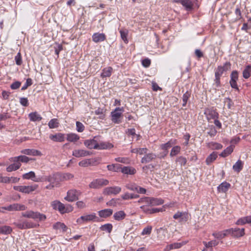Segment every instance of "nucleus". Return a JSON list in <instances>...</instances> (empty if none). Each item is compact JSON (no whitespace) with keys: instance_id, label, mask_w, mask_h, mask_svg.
Listing matches in <instances>:
<instances>
[{"instance_id":"9b49d317","label":"nucleus","mask_w":251,"mask_h":251,"mask_svg":"<svg viewBox=\"0 0 251 251\" xmlns=\"http://www.w3.org/2000/svg\"><path fill=\"white\" fill-rule=\"evenodd\" d=\"M189 216L187 212L178 211L173 215V218L178 220L179 223H185L188 220Z\"/></svg>"},{"instance_id":"4d7b16f0","label":"nucleus","mask_w":251,"mask_h":251,"mask_svg":"<svg viewBox=\"0 0 251 251\" xmlns=\"http://www.w3.org/2000/svg\"><path fill=\"white\" fill-rule=\"evenodd\" d=\"M115 160L125 164H129L130 162L129 158L127 157H117L115 159Z\"/></svg>"},{"instance_id":"69168bd1","label":"nucleus","mask_w":251,"mask_h":251,"mask_svg":"<svg viewBox=\"0 0 251 251\" xmlns=\"http://www.w3.org/2000/svg\"><path fill=\"white\" fill-rule=\"evenodd\" d=\"M238 79V73L237 71H233L230 75V80L237 81Z\"/></svg>"},{"instance_id":"5701e85b","label":"nucleus","mask_w":251,"mask_h":251,"mask_svg":"<svg viewBox=\"0 0 251 251\" xmlns=\"http://www.w3.org/2000/svg\"><path fill=\"white\" fill-rule=\"evenodd\" d=\"M186 242H182L181 243H174L173 244H171L170 245H167L165 249V251H170L173 249H177L180 248L182 246L185 245Z\"/></svg>"},{"instance_id":"1a4fd4ad","label":"nucleus","mask_w":251,"mask_h":251,"mask_svg":"<svg viewBox=\"0 0 251 251\" xmlns=\"http://www.w3.org/2000/svg\"><path fill=\"white\" fill-rule=\"evenodd\" d=\"M14 225L21 229L32 228L35 227L34 224L26 220L14 222Z\"/></svg>"},{"instance_id":"0e129e2a","label":"nucleus","mask_w":251,"mask_h":251,"mask_svg":"<svg viewBox=\"0 0 251 251\" xmlns=\"http://www.w3.org/2000/svg\"><path fill=\"white\" fill-rule=\"evenodd\" d=\"M20 103L22 106L25 107L27 106L29 104L28 99L24 97L20 98Z\"/></svg>"},{"instance_id":"6e6552de","label":"nucleus","mask_w":251,"mask_h":251,"mask_svg":"<svg viewBox=\"0 0 251 251\" xmlns=\"http://www.w3.org/2000/svg\"><path fill=\"white\" fill-rule=\"evenodd\" d=\"M38 187V185L34 184L30 186H15L13 188L15 190L18 191L20 192L29 194L34 191H35Z\"/></svg>"},{"instance_id":"680f3d73","label":"nucleus","mask_w":251,"mask_h":251,"mask_svg":"<svg viewBox=\"0 0 251 251\" xmlns=\"http://www.w3.org/2000/svg\"><path fill=\"white\" fill-rule=\"evenodd\" d=\"M76 130L79 132L83 131L84 129V125L78 121L76 122Z\"/></svg>"},{"instance_id":"58836bf2","label":"nucleus","mask_w":251,"mask_h":251,"mask_svg":"<svg viewBox=\"0 0 251 251\" xmlns=\"http://www.w3.org/2000/svg\"><path fill=\"white\" fill-rule=\"evenodd\" d=\"M112 70L113 69L111 67L104 68L101 74V77L102 78L109 77L111 75Z\"/></svg>"},{"instance_id":"2eb2a0df","label":"nucleus","mask_w":251,"mask_h":251,"mask_svg":"<svg viewBox=\"0 0 251 251\" xmlns=\"http://www.w3.org/2000/svg\"><path fill=\"white\" fill-rule=\"evenodd\" d=\"M91 154V153L88 151L79 149V150H75L73 151L72 155L75 157L79 158L81 157H85L87 156H89Z\"/></svg>"},{"instance_id":"a878e982","label":"nucleus","mask_w":251,"mask_h":251,"mask_svg":"<svg viewBox=\"0 0 251 251\" xmlns=\"http://www.w3.org/2000/svg\"><path fill=\"white\" fill-rule=\"evenodd\" d=\"M97 150L110 149L113 147V145L111 143L106 142H97Z\"/></svg>"},{"instance_id":"49530a36","label":"nucleus","mask_w":251,"mask_h":251,"mask_svg":"<svg viewBox=\"0 0 251 251\" xmlns=\"http://www.w3.org/2000/svg\"><path fill=\"white\" fill-rule=\"evenodd\" d=\"M59 123L58 122V121L56 118H54L50 120L48 123V126L50 127V128H57L59 126Z\"/></svg>"},{"instance_id":"37998d69","label":"nucleus","mask_w":251,"mask_h":251,"mask_svg":"<svg viewBox=\"0 0 251 251\" xmlns=\"http://www.w3.org/2000/svg\"><path fill=\"white\" fill-rule=\"evenodd\" d=\"M251 65H248L246 66L243 71V76L244 78L247 79L251 76Z\"/></svg>"},{"instance_id":"4468645a","label":"nucleus","mask_w":251,"mask_h":251,"mask_svg":"<svg viewBox=\"0 0 251 251\" xmlns=\"http://www.w3.org/2000/svg\"><path fill=\"white\" fill-rule=\"evenodd\" d=\"M228 230H230L229 232V234H231L232 236L239 238L240 237H242L245 234V229L242 228L240 229L239 228H229Z\"/></svg>"},{"instance_id":"bb28decb","label":"nucleus","mask_w":251,"mask_h":251,"mask_svg":"<svg viewBox=\"0 0 251 251\" xmlns=\"http://www.w3.org/2000/svg\"><path fill=\"white\" fill-rule=\"evenodd\" d=\"M176 144V140H170L167 143L162 144L160 145V148L161 150L165 151H168V150L170 148L172 147L173 145Z\"/></svg>"},{"instance_id":"864d4df0","label":"nucleus","mask_w":251,"mask_h":251,"mask_svg":"<svg viewBox=\"0 0 251 251\" xmlns=\"http://www.w3.org/2000/svg\"><path fill=\"white\" fill-rule=\"evenodd\" d=\"M176 161L178 162L181 166H184L186 164L187 159L185 157L180 156L176 158Z\"/></svg>"},{"instance_id":"2f4dec72","label":"nucleus","mask_w":251,"mask_h":251,"mask_svg":"<svg viewBox=\"0 0 251 251\" xmlns=\"http://www.w3.org/2000/svg\"><path fill=\"white\" fill-rule=\"evenodd\" d=\"M164 203V201L161 199L150 198V206H155L162 204Z\"/></svg>"},{"instance_id":"473e14b6","label":"nucleus","mask_w":251,"mask_h":251,"mask_svg":"<svg viewBox=\"0 0 251 251\" xmlns=\"http://www.w3.org/2000/svg\"><path fill=\"white\" fill-rule=\"evenodd\" d=\"M126 214L123 211H119L115 212L113 215L114 219L118 221H121L124 219L126 217Z\"/></svg>"},{"instance_id":"39448f33","label":"nucleus","mask_w":251,"mask_h":251,"mask_svg":"<svg viewBox=\"0 0 251 251\" xmlns=\"http://www.w3.org/2000/svg\"><path fill=\"white\" fill-rule=\"evenodd\" d=\"M81 194V192L79 190L71 189L67 192V196L64 199L69 202H73L78 200Z\"/></svg>"},{"instance_id":"dca6fc26","label":"nucleus","mask_w":251,"mask_h":251,"mask_svg":"<svg viewBox=\"0 0 251 251\" xmlns=\"http://www.w3.org/2000/svg\"><path fill=\"white\" fill-rule=\"evenodd\" d=\"M176 1L181 3L188 11H191L193 9V3L191 0H177Z\"/></svg>"},{"instance_id":"cd10ccee","label":"nucleus","mask_w":251,"mask_h":251,"mask_svg":"<svg viewBox=\"0 0 251 251\" xmlns=\"http://www.w3.org/2000/svg\"><path fill=\"white\" fill-rule=\"evenodd\" d=\"M230 231L228 229H226L222 231H219L218 232H214L212 233V235L216 238L221 239L224 238L225 237L229 234V232Z\"/></svg>"},{"instance_id":"a211bd4d","label":"nucleus","mask_w":251,"mask_h":251,"mask_svg":"<svg viewBox=\"0 0 251 251\" xmlns=\"http://www.w3.org/2000/svg\"><path fill=\"white\" fill-rule=\"evenodd\" d=\"M92 40L95 43H98L104 41L106 39L105 35L99 32L95 33L92 36Z\"/></svg>"},{"instance_id":"f03ea898","label":"nucleus","mask_w":251,"mask_h":251,"mask_svg":"<svg viewBox=\"0 0 251 251\" xmlns=\"http://www.w3.org/2000/svg\"><path fill=\"white\" fill-rule=\"evenodd\" d=\"M23 217L27 218H31L34 220H39V221H44L46 220V216L40 212L33 211L32 210L27 211L22 213Z\"/></svg>"},{"instance_id":"5fc2aeb1","label":"nucleus","mask_w":251,"mask_h":251,"mask_svg":"<svg viewBox=\"0 0 251 251\" xmlns=\"http://www.w3.org/2000/svg\"><path fill=\"white\" fill-rule=\"evenodd\" d=\"M95 114L99 116L101 119H103L105 117L104 110L102 108H99L95 111Z\"/></svg>"},{"instance_id":"e433bc0d","label":"nucleus","mask_w":251,"mask_h":251,"mask_svg":"<svg viewBox=\"0 0 251 251\" xmlns=\"http://www.w3.org/2000/svg\"><path fill=\"white\" fill-rule=\"evenodd\" d=\"M207 147L211 150H220L223 148L222 145L220 143L211 142L207 144Z\"/></svg>"},{"instance_id":"ea45409f","label":"nucleus","mask_w":251,"mask_h":251,"mask_svg":"<svg viewBox=\"0 0 251 251\" xmlns=\"http://www.w3.org/2000/svg\"><path fill=\"white\" fill-rule=\"evenodd\" d=\"M79 139V136L75 133H69L67 135V140L70 142H76Z\"/></svg>"},{"instance_id":"774afa93","label":"nucleus","mask_w":251,"mask_h":251,"mask_svg":"<svg viewBox=\"0 0 251 251\" xmlns=\"http://www.w3.org/2000/svg\"><path fill=\"white\" fill-rule=\"evenodd\" d=\"M21 85V83L20 81H17L12 83L10 85V88L12 90H15L19 88Z\"/></svg>"},{"instance_id":"a18cd8bd","label":"nucleus","mask_w":251,"mask_h":251,"mask_svg":"<svg viewBox=\"0 0 251 251\" xmlns=\"http://www.w3.org/2000/svg\"><path fill=\"white\" fill-rule=\"evenodd\" d=\"M107 168L109 171L118 172L121 169L120 165L118 164H113L107 166Z\"/></svg>"},{"instance_id":"f8f14e48","label":"nucleus","mask_w":251,"mask_h":251,"mask_svg":"<svg viewBox=\"0 0 251 251\" xmlns=\"http://www.w3.org/2000/svg\"><path fill=\"white\" fill-rule=\"evenodd\" d=\"M22 177L25 179H31L36 182L44 181V177L43 176L36 177L35 174L33 171L23 174Z\"/></svg>"},{"instance_id":"7ed1b4c3","label":"nucleus","mask_w":251,"mask_h":251,"mask_svg":"<svg viewBox=\"0 0 251 251\" xmlns=\"http://www.w3.org/2000/svg\"><path fill=\"white\" fill-rule=\"evenodd\" d=\"M124 111V107H116L110 114L111 121L114 124H120L121 123V118L122 113Z\"/></svg>"},{"instance_id":"7c9ffc66","label":"nucleus","mask_w":251,"mask_h":251,"mask_svg":"<svg viewBox=\"0 0 251 251\" xmlns=\"http://www.w3.org/2000/svg\"><path fill=\"white\" fill-rule=\"evenodd\" d=\"M12 228L8 226H0V234L3 235L10 234L12 232Z\"/></svg>"},{"instance_id":"052dcab7","label":"nucleus","mask_w":251,"mask_h":251,"mask_svg":"<svg viewBox=\"0 0 251 251\" xmlns=\"http://www.w3.org/2000/svg\"><path fill=\"white\" fill-rule=\"evenodd\" d=\"M90 166H96L100 163L99 158H92L89 159Z\"/></svg>"},{"instance_id":"72a5a7b5","label":"nucleus","mask_w":251,"mask_h":251,"mask_svg":"<svg viewBox=\"0 0 251 251\" xmlns=\"http://www.w3.org/2000/svg\"><path fill=\"white\" fill-rule=\"evenodd\" d=\"M121 172L125 174L134 175L136 171L135 168L131 167H124L121 168Z\"/></svg>"},{"instance_id":"bf43d9fd","label":"nucleus","mask_w":251,"mask_h":251,"mask_svg":"<svg viewBox=\"0 0 251 251\" xmlns=\"http://www.w3.org/2000/svg\"><path fill=\"white\" fill-rule=\"evenodd\" d=\"M224 72L225 71L223 68H222V66H219L215 70V75L221 76Z\"/></svg>"},{"instance_id":"aec40b11","label":"nucleus","mask_w":251,"mask_h":251,"mask_svg":"<svg viewBox=\"0 0 251 251\" xmlns=\"http://www.w3.org/2000/svg\"><path fill=\"white\" fill-rule=\"evenodd\" d=\"M49 138L54 142H62L65 140V135L62 133H57L55 134H50Z\"/></svg>"},{"instance_id":"b1692460","label":"nucleus","mask_w":251,"mask_h":251,"mask_svg":"<svg viewBox=\"0 0 251 251\" xmlns=\"http://www.w3.org/2000/svg\"><path fill=\"white\" fill-rule=\"evenodd\" d=\"M11 162H13L12 164L8 165L6 169V171L7 172H12L13 171H15L18 170L21 166L22 164L21 163L15 161H10Z\"/></svg>"},{"instance_id":"423d86ee","label":"nucleus","mask_w":251,"mask_h":251,"mask_svg":"<svg viewBox=\"0 0 251 251\" xmlns=\"http://www.w3.org/2000/svg\"><path fill=\"white\" fill-rule=\"evenodd\" d=\"M109 181L103 178H98L93 180L89 185V187L92 189H99L104 186L107 185Z\"/></svg>"},{"instance_id":"20e7f679","label":"nucleus","mask_w":251,"mask_h":251,"mask_svg":"<svg viewBox=\"0 0 251 251\" xmlns=\"http://www.w3.org/2000/svg\"><path fill=\"white\" fill-rule=\"evenodd\" d=\"M98 219L95 213H92L81 216L76 220V222L78 225H81L89 222L98 221Z\"/></svg>"},{"instance_id":"393cba45","label":"nucleus","mask_w":251,"mask_h":251,"mask_svg":"<svg viewBox=\"0 0 251 251\" xmlns=\"http://www.w3.org/2000/svg\"><path fill=\"white\" fill-rule=\"evenodd\" d=\"M230 184L225 181L221 183L217 187L218 191L220 193H226L230 187Z\"/></svg>"},{"instance_id":"09e8293b","label":"nucleus","mask_w":251,"mask_h":251,"mask_svg":"<svg viewBox=\"0 0 251 251\" xmlns=\"http://www.w3.org/2000/svg\"><path fill=\"white\" fill-rule=\"evenodd\" d=\"M128 31L127 29H121L120 30L121 37L125 43H128L127 36Z\"/></svg>"},{"instance_id":"6e6d98bb","label":"nucleus","mask_w":251,"mask_h":251,"mask_svg":"<svg viewBox=\"0 0 251 251\" xmlns=\"http://www.w3.org/2000/svg\"><path fill=\"white\" fill-rule=\"evenodd\" d=\"M152 229V227L151 226H146L143 229V230L141 232V235H150Z\"/></svg>"},{"instance_id":"9d476101","label":"nucleus","mask_w":251,"mask_h":251,"mask_svg":"<svg viewBox=\"0 0 251 251\" xmlns=\"http://www.w3.org/2000/svg\"><path fill=\"white\" fill-rule=\"evenodd\" d=\"M204 114L208 121L219 118V113L217 112L216 109H214L213 107L206 108L204 110Z\"/></svg>"},{"instance_id":"13d9d810","label":"nucleus","mask_w":251,"mask_h":251,"mask_svg":"<svg viewBox=\"0 0 251 251\" xmlns=\"http://www.w3.org/2000/svg\"><path fill=\"white\" fill-rule=\"evenodd\" d=\"M32 79L31 78H27L26 80V82L24 84V85L22 86V88H21V90L22 91L23 90H25V89H27V88L28 87V86H30L32 85Z\"/></svg>"},{"instance_id":"c85d7f7f","label":"nucleus","mask_w":251,"mask_h":251,"mask_svg":"<svg viewBox=\"0 0 251 251\" xmlns=\"http://www.w3.org/2000/svg\"><path fill=\"white\" fill-rule=\"evenodd\" d=\"M28 117L30 121L39 122L40 121L42 118L40 114L37 112H31L28 114Z\"/></svg>"},{"instance_id":"338daca9","label":"nucleus","mask_w":251,"mask_h":251,"mask_svg":"<svg viewBox=\"0 0 251 251\" xmlns=\"http://www.w3.org/2000/svg\"><path fill=\"white\" fill-rule=\"evenodd\" d=\"M16 63L18 65H21L22 63V60L21 53L18 52L15 57Z\"/></svg>"},{"instance_id":"c03bdc74","label":"nucleus","mask_w":251,"mask_h":251,"mask_svg":"<svg viewBox=\"0 0 251 251\" xmlns=\"http://www.w3.org/2000/svg\"><path fill=\"white\" fill-rule=\"evenodd\" d=\"M168 231L166 228L160 227L157 229V233L158 234V236L161 239H164Z\"/></svg>"},{"instance_id":"c9c22d12","label":"nucleus","mask_w":251,"mask_h":251,"mask_svg":"<svg viewBox=\"0 0 251 251\" xmlns=\"http://www.w3.org/2000/svg\"><path fill=\"white\" fill-rule=\"evenodd\" d=\"M217 158V153L213 151L206 158L205 162L207 165H210Z\"/></svg>"},{"instance_id":"c756f323","label":"nucleus","mask_w":251,"mask_h":251,"mask_svg":"<svg viewBox=\"0 0 251 251\" xmlns=\"http://www.w3.org/2000/svg\"><path fill=\"white\" fill-rule=\"evenodd\" d=\"M99 215L102 218H107L110 216L113 213V210L111 209H105L99 211Z\"/></svg>"},{"instance_id":"4c0bfd02","label":"nucleus","mask_w":251,"mask_h":251,"mask_svg":"<svg viewBox=\"0 0 251 251\" xmlns=\"http://www.w3.org/2000/svg\"><path fill=\"white\" fill-rule=\"evenodd\" d=\"M181 151V147L179 146H174L171 150L170 153L171 157H174L178 154Z\"/></svg>"},{"instance_id":"603ef678","label":"nucleus","mask_w":251,"mask_h":251,"mask_svg":"<svg viewBox=\"0 0 251 251\" xmlns=\"http://www.w3.org/2000/svg\"><path fill=\"white\" fill-rule=\"evenodd\" d=\"M190 96H191V93L188 91H187L183 94V95L182 96V101H183L182 106H186L187 101H188V99L190 98Z\"/></svg>"},{"instance_id":"e2e57ef3","label":"nucleus","mask_w":251,"mask_h":251,"mask_svg":"<svg viewBox=\"0 0 251 251\" xmlns=\"http://www.w3.org/2000/svg\"><path fill=\"white\" fill-rule=\"evenodd\" d=\"M89 159H84L81 161H80L78 163L79 166L83 167H87L90 166V162H89Z\"/></svg>"},{"instance_id":"ddd939ff","label":"nucleus","mask_w":251,"mask_h":251,"mask_svg":"<svg viewBox=\"0 0 251 251\" xmlns=\"http://www.w3.org/2000/svg\"><path fill=\"white\" fill-rule=\"evenodd\" d=\"M121 191V188L119 186L107 187L104 189L103 194L106 195H117Z\"/></svg>"},{"instance_id":"0eeeda50","label":"nucleus","mask_w":251,"mask_h":251,"mask_svg":"<svg viewBox=\"0 0 251 251\" xmlns=\"http://www.w3.org/2000/svg\"><path fill=\"white\" fill-rule=\"evenodd\" d=\"M44 177V181H47L50 183H51L56 185V187H58L60 181V173H57L50 175L48 176H43Z\"/></svg>"},{"instance_id":"f3484780","label":"nucleus","mask_w":251,"mask_h":251,"mask_svg":"<svg viewBox=\"0 0 251 251\" xmlns=\"http://www.w3.org/2000/svg\"><path fill=\"white\" fill-rule=\"evenodd\" d=\"M9 160L10 161L18 162L21 163V162L27 163L29 160H32V159L29 158L25 155H20L18 156L11 157Z\"/></svg>"},{"instance_id":"f704fd0d","label":"nucleus","mask_w":251,"mask_h":251,"mask_svg":"<svg viewBox=\"0 0 251 251\" xmlns=\"http://www.w3.org/2000/svg\"><path fill=\"white\" fill-rule=\"evenodd\" d=\"M234 146L230 145L224 150L220 154L223 157H225L231 154L233 151Z\"/></svg>"},{"instance_id":"6ab92c4d","label":"nucleus","mask_w":251,"mask_h":251,"mask_svg":"<svg viewBox=\"0 0 251 251\" xmlns=\"http://www.w3.org/2000/svg\"><path fill=\"white\" fill-rule=\"evenodd\" d=\"M156 158V155L153 153H146L141 160L142 163H148L152 160H154Z\"/></svg>"},{"instance_id":"4be33fe9","label":"nucleus","mask_w":251,"mask_h":251,"mask_svg":"<svg viewBox=\"0 0 251 251\" xmlns=\"http://www.w3.org/2000/svg\"><path fill=\"white\" fill-rule=\"evenodd\" d=\"M96 137L92 140H87L84 142V145L89 149H96L97 148V141L95 140Z\"/></svg>"},{"instance_id":"de8ad7c7","label":"nucleus","mask_w":251,"mask_h":251,"mask_svg":"<svg viewBox=\"0 0 251 251\" xmlns=\"http://www.w3.org/2000/svg\"><path fill=\"white\" fill-rule=\"evenodd\" d=\"M54 229H62L63 231H66L67 229L66 226L62 223L57 222L53 226Z\"/></svg>"},{"instance_id":"412c9836","label":"nucleus","mask_w":251,"mask_h":251,"mask_svg":"<svg viewBox=\"0 0 251 251\" xmlns=\"http://www.w3.org/2000/svg\"><path fill=\"white\" fill-rule=\"evenodd\" d=\"M21 152L24 154L33 156H40L42 154L40 151L34 149H24L22 150Z\"/></svg>"},{"instance_id":"8fccbe9b","label":"nucleus","mask_w":251,"mask_h":251,"mask_svg":"<svg viewBox=\"0 0 251 251\" xmlns=\"http://www.w3.org/2000/svg\"><path fill=\"white\" fill-rule=\"evenodd\" d=\"M113 226L111 224H106L103 225H102L100 227V230L102 231H106L108 233H110L112 230Z\"/></svg>"},{"instance_id":"3c124183","label":"nucleus","mask_w":251,"mask_h":251,"mask_svg":"<svg viewBox=\"0 0 251 251\" xmlns=\"http://www.w3.org/2000/svg\"><path fill=\"white\" fill-rule=\"evenodd\" d=\"M203 244L205 246L206 248H211L213 247H215L217 246L219 244V242L216 240H212L208 242H206L205 241L203 242Z\"/></svg>"},{"instance_id":"a19ab883","label":"nucleus","mask_w":251,"mask_h":251,"mask_svg":"<svg viewBox=\"0 0 251 251\" xmlns=\"http://www.w3.org/2000/svg\"><path fill=\"white\" fill-rule=\"evenodd\" d=\"M60 181H66L72 179L74 177V175L71 173H67L60 174Z\"/></svg>"},{"instance_id":"f257e3e1","label":"nucleus","mask_w":251,"mask_h":251,"mask_svg":"<svg viewBox=\"0 0 251 251\" xmlns=\"http://www.w3.org/2000/svg\"><path fill=\"white\" fill-rule=\"evenodd\" d=\"M50 204L54 210H58L62 214L71 212L73 210V207L70 204L65 205L57 200L52 201Z\"/></svg>"},{"instance_id":"79ce46f5","label":"nucleus","mask_w":251,"mask_h":251,"mask_svg":"<svg viewBox=\"0 0 251 251\" xmlns=\"http://www.w3.org/2000/svg\"><path fill=\"white\" fill-rule=\"evenodd\" d=\"M243 163L240 160H238L233 166V169L236 172H240L243 169Z\"/></svg>"}]
</instances>
